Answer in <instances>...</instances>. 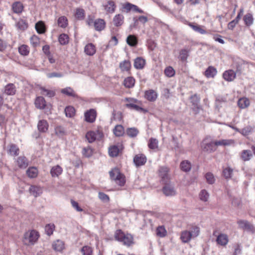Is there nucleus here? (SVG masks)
I'll list each match as a JSON object with an SVG mask.
<instances>
[{"label": "nucleus", "instance_id": "f257e3e1", "mask_svg": "<svg viewBox=\"0 0 255 255\" xmlns=\"http://www.w3.org/2000/svg\"><path fill=\"white\" fill-rule=\"evenodd\" d=\"M116 239L123 243V245L129 247L133 244V237L129 234H125L122 230H117L115 235Z\"/></svg>", "mask_w": 255, "mask_h": 255}, {"label": "nucleus", "instance_id": "f03ea898", "mask_svg": "<svg viewBox=\"0 0 255 255\" xmlns=\"http://www.w3.org/2000/svg\"><path fill=\"white\" fill-rule=\"evenodd\" d=\"M38 237L37 232L35 230L29 231L25 233L23 242L27 246L33 245L37 241Z\"/></svg>", "mask_w": 255, "mask_h": 255}, {"label": "nucleus", "instance_id": "7ed1b4c3", "mask_svg": "<svg viewBox=\"0 0 255 255\" xmlns=\"http://www.w3.org/2000/svg\"><path fill=\"white\" fill-rule=\"evenodd\" d=\"M110 176L120 186H123L125 183L124 176L122 174L118 168H115L110 171Z\"/></svg>", "mask_w": 255, "mask_h": 255}, {"label": "nucleus", "instance_id": "20e7f679", "mask_svg": "<svg viewBox=\"0 0 255 255\" xmlns=\"http://www.w3.org/2000/svg\"><path fill=\"white\" fill-rule=\"evenodd\" d=\"M213 236L217 237L216 242L218 244L225 246L228 243V237L227 235L220 233L218 231H215Z\"/></svg>", "mask_w": 255, "mask_h": 255}, {"label": "nucleus", "instance_id": "39448f33", "mask_svg": "<svg viewBox=\"0 0 255 255\" xmlns=\"http://www.w3.org/2000/svg\"><path fill=\"white\" fill-rule=\"evenodd\" d=\"M164 186L162 188L163 194L166 196H174L176 194V191L174 189L173 185L171 183L168 182L163 183Z\"/></svg>", "mask_w": 255, "mask_h": 255}, {"label": "nucleus", "instance_id": "423d86ee", "mask_svg": "<svg viewBox=\"0 0 255 255\" xmlns=\"http://www.w3.org/2000/svg\"><path fill=\"white\" fill-rule=\"evenodd\" d=\"M102 136L103 133L99 130H97L96 131H89L87 133L86 137L89 142L92 143L96 139L102 138Z\"/></svg>", "mask_w": 255, "mask_h": 255}, {"label": "nucleus", "instance_id": "0eeeda50", "mask_svg": "<svg viewBox=\"0 0 255 255\" xmlns=\"http://www.w3.org/2000/svg\"><path fill=\"white\" fill-rule=\"evenodd\" d=\"M126 100L129 102L126 105L127 108L134 110L138 112H143L144 110L143 108L140 107L138 105L134 104L133 103H136L137 100L133 99H127Z\"/></svg>", "mask_w": 255, "mask_h": 255}, {"label": "nucleus", "instance_id": "6e6552de", "mask_svg": "<svg viewBox=\"0 0 255 255\" xmlns=\"http://www.w3.org/2000/svg\"><path fill=\"white\" fill-rule=\"evenodd\" d=\"M159 175L163 183L169 182L168 168L166 167H160L159 169Z\"/></svg>", "mask_w": 255, "mask_h": 255}, {"label": "nucleus", "instance_id": "1a4fd4ad", "mask_svg": "<svg viewBox=\"0 0 255 255\" xmlns=\"http://www.w3.org/2000/svg\"><path fill=\"white\" fill-rule=\"evenodd\" d=\"M96 117V112L94 109H91L85 113L86 121L89 123H93Z\"/></svg>", "mask_w": 255, "mask_h": 255}, {"label": "nucleus", "instance_id": "9d476101", "mask_svg": "<svg viewBox=\"0 0 255 255\" xmlns=\"http://www.w3.org/2000/svg\"><path fill=\"white\" fill-rule=\"evenodd\" d=\"M236 73L232 70H229L224 72L223 74V78L227 81L231 82L233 81L236 78Z\"/></svg>", "mask_w": 255, "mask_h": 255}, {"label": "nucleus", "instance_id": "9b49d317", "mask_svg": "<svg viewBox=\"0 0 255 255\" xmlns=\"http://www.w3.org/2000/svg\"><path fill=\"white\" fill-rule=\"evenodd\" d=\"M49 125L46 120H40L37 124L38 130L40 132H46L48 129Z\"/></svg>", "mask_w": 255, "mask_h": 255}, {"label": "nucleus", "instance_id": "f8f14e48", "mask_svg": "<svg viewBox=\"0 0 255 255\" xmlns=\"http://www.w3.org/2000/svg\"><path fill=\"white\" fill-rule=\"evenodd\" d=\"M146 161V157L143 154L136 155L133 158V162L137 166L143 165Z\"/></svg>", "mask_w": 255, "mask_h": 255}, {"label": "nucleus", "instance_id": "ddd939ff", "mask_svg": "<svg viewBox=\"0 0 255 255\" xmlns=\"http://www.w3.org/2000/svg\"><path fill=\"white\" fill-rule=\"evenodd\" d=\"M17 164L20 168H25L28 165V160L25 156H19L17 159Z\"/></svg>", "mask_w": 255, "mask_h": 255}, {"label": "nucleus", "instance_id": "4468645a", "mask_svg": "<svg viewBox=\"0 0 255 255\" xmlns=\"http://www.w3.org/2000/svg\"><path fill=\"white\" fill-rule=\"evenodd\" d=\"M29 191L31 195L35 197L40 196L42 192V190L40 187L34 185L31 186L29 187Z\"/></svg>", "mask_w": 255, "mask_h": 255}, {"label": "nucleus", "instance_id": "2eb2a0df", "mask_svg": "<svg viewBox=\"0 0 255 255\" xmlns=\"http://www.w3.org/2000/svg\"><path fill=\"white\" fill-rule=\"evenodd\" d=\"M122 149V145H113L109 148V155L112 157L118 155L120 151Z\"/></svg>", "mask_w": 255, "mask_h": 255}, {"label": "nucleus", "instance_id": "dca6fc26", "mask_svg": "<svg viewBox=\"0 0 255 255\" xmlns=\"http://www.w3.org/2000/svg\"><path fill=\"white\" fill-rule=\"evenodd\" d=\"M124 16L121 14H116L113 18L114 24L117 26H121L124 23Z\"/></svg>", "mask_w": 255, "mask_h": 255}, {"label": "nucleus", "instance_id": "f3484780", "mask_svg": "<svg viewBox=\"0 0 255 255\" xmlns=\"http://www.w3.org/2000/svg\"><path fill=\"white\" fill-rule=\"evenodd\" d=\"M193 238L189 231L186 230L181 232L180 239L184 243H188Z\"/></svg>", "mask_w": 255, "mask_h": 255}, {"label": "nucleus", "instance_id": "a211bd4d", "mask_svg": "<svg viewBox=\"0 0 255 255\" xmlns=\"http://www.w3.org/2000/svg\"><path fill=\"white\" fill-rule=\"evenodd\" d=\"M95 28L97 31H101L105 28V22L102 19H98L94 21Z\"/></svg>", "mask_w": 255, "mask_h": 255}, {"label": "nucleus", "instance_id": "6ab92c4d", "mask_svg": "<svg viewBox=\"0 0 255 255\" xmlns=\"http://www.w3.org/2000/svg\"><path fill=\"white\" fill-rule=\"evenodd\" d=\"M15 92L16 88L13 84H8L5 87L4 93L7 95H13Z\"/></svg>", "mask_w": 255, "mask_h": 255}, {"label": "nucleus", "instance_id": "aec40b11", "mask_svg": "<svg viewBox=\"0 0 255 255\" xmlns=\"http://www.w3.org/2000/svg\"><path fill=\"white\" fill-rule=\"evenodd\" d=\"M52 248L55 251L61 252L64 248L63 242L57 240L52 244Z\"/></svg>", "mask_w": 255, "mask_h": 255}, {"label": "nucleus", "instance_id": "412c9836", "mask_svg": "<svg viewBox=\"0 0 255 255\" xmlns=\"http://www.w3.org/2000/svg\"><path fill=\"white\" fill-rule=\"evenodd\" d=\"M62 168L59 165L53 166L50 170V174L53 177H58L62 172Z\"/></svg>", "mask_w": 255, "mask_h": 255}, {"label": "nucleus", "instance_id": "4be33fe9", "mask_svg": "<svg viewBox=\"0 0 255 255\" xmlns=\"http://www.w3.org/2000/svg\"><path fill=\"white\" fill-rule=\"evenodd\" d=\"M217 70L213 66H209L205 71V75L207 78H214L217 74Z\"/></svg>", "mask_w": 255, "mask_h": 255}, {"label": "nucleus", "instance_id": "5701e85b", "mask_svg": "<svg viewBox=\"0 0 255 255\" xmlns=\"http://www.w3.org/2000/svg\"><path fill=\"white\" fill-rule=\"evenodd\" d=\"M85 52L88 55H93L96 52V48L92 43H89L85 47Z\"/></svg>", "mask_w": 255, "mask_h": 255}, {"label": "nucleus", "instance_id": "b1692460", "mask_svg": "<svg viewBox=\"0 0 255 255\" xmlns=\"http://www.w3.org/2000/svg\"><path fill=\"white\" fill-rule=\"evenodd\" d=\"M145 65V60L141 57H137L134 60V66L136 69H141Z\"/></svg>", "mask_w": 255, "mask_h": 255}, {"label": "nucleus", "instance_id": "393cba45", "mask_svg": "<svg viewBox=\"0 0 255 255\" xmlns=\"http://www.w3.org/2000/svg\"><path fill=\"white\" fill-rule=\"evenodd\" d=\"M216 147L218 146H227L231 145L234 143V141L231 139H222L220 140L214 141Z\"/></svg>", "mask_w": 255, "mask_h": 255}, {"label": "nucleus", "instance_id": "a878e982", "mask_svg": "<svg viewBox=\"0 0 255 255\" xmlns=\"http://www.w3.org/2000/svg\"><path fill=\"white\" fill-rule=\"evenodd\" d=\"M45 101L43 97H38L36 98L35 101V104L37 108L42 109H44L46 106Z\"/></svg>", "mask_w": 255, "mask_h": 255}, {"label": "nucleus", "instance_id": "bb28decb", "mask_svg": "<svg viewBox=\"0 0 255 255\" xmlns=\"http://www.w3.org/2000/svg\"><path fill=\"white\" fill-rule=\"evenodd\" d=\"M203 147L204 150L209 152L214 151L216 150L214 141L204 144Z\"/></svg>", "mask_w": 255, "mask_h": 255}, {"label": "nucleus", "instance_id": "cd10ccee", "mask_svg": "<svg viewBox=\"0 0 255 255\" xmlns=\"http://www.w3.org/2000/svg\"><path fill=\"white\" fill-rule=\"evenodd\" d=\"M8 152L11 155L16 156L19 154V149L18 147L14 144H11L8 146Z\"/></svg>", "mask_w": 255, "mask_h": 255}, {"label": "nucleus", "instance_id": "c85d7f7f", "mask_svg": "<svg viewBox=\"0 0 255 255\" xmlns=\"http://www.w3.org/2000/svg\"><path fill=\"white\" fill-rule=\"evenodd\" d=\"M145 97L150 101H154L157 98V94L154 91L149 90L145 92Z\"/></svg>", "mask_w": 255, "mask_h": 255}, {"label": "nucleus", "instance_id": "c756f323", "mask_svg": "<svg viewBox=\"0 0 255 255\" xmlns=\"http://www.w3.org/2000/svg\"><path fill=\"white\" fill-rule=\"evenodd\" d=\"M188 25L191 27L194 31L198 32L201 34H205L206 31L205 30L203 29L202 26L198 24H195L192 23H189Z\"/></svg>", "mask_w": 255, "mask_h": 255}, {"label": "nucleus", "instance_id": "7c9ffc66", "mask_svg": "<svg viewBox=\"0 0 255 255\" xmlns=\"http://www.w3.org/2000/svg\"><path fill=\"white\" fill-rule=\"evenodd\" d=\"M105 9L108 12L113 13L115 11L116 5L113 1L109 0L108 4L104 6Z\"/></svg>", "mask_w": 255, "mask_h": 255}, {"label": "nucleus", "instance_id": "2f4dec72", "mask_svg": "<svg viewBox=\"0 0 255 255\" xmlns=\"http://www.w3.org/2000/svg\"><path fill=\"white\" fill-rule=\"evenodd\" d=\"M127 43L130 46H135L137 43V39L133 35H129L127 38Z\"/></svg>", "mask_w": 255, "mask_h": 255}, {"label": "nucleus", "instance_id": "473e14b6", "mask_svg": "<svg viewBox=\"0 0 255 255\" xmlns=\"http://www.w3.org/2000/svg\"><path fill=\"white\" fill-rule=\"evenodd\" d=\"M12 8L14 12L19 13L22 11L23 5L20 2L17 1L13 3Z\"/></svg>", "mask_w": 255, "mask_h": 255}, {"label": "nucleus", "instance_id": "72a5a7b5", "mask_svg": "<svg viewBox=\"0 0 255 255\" xmlns=\"http://www.w3.org/2000/svg\"><path fill=\"white\" fill-rule=\"evenodd\" d=\"M26 173L29 177L31 178H35L37 176L38 170L35 167H31L27 170Z\"/></svg>", "mask_w": 255, "mask_h": 255}, {"label": "nucleus", "instance_id": "f704fd0d", "mask_svg": "<svg viewBox=\"0 0 255 255\" xmlns=\"http://www.w3.org/2000/svg\"><path fill=\"white\" fill-rule=\"evenodd\" d=\"M35 29L38 33L42 34L45 31V24L43 22L40 21L35 24Z\"/></svg>", "mask_w": 255, "mask_h": 255}, {"label": "nucleus", "instance_id": "c9c22d12", "mask_svg": "<svg viewBox=\"0 0 255 255\" xmlns=\"http://www.w3.org/2000/svg\"><path fill=\"white\" fill-rule=\"evenodd\" d=\"M243 20L245 24L249 26L253 24L254 18L252 14L247 13L244 16Z\"/></svg>", "mask_w": 255, "mask_h": 255}, {"label": "nucleus", "instance_id": "e433bc0d", "mask_svg": "<svg viewBox=\"0 0 255 255\" xmlns=\"http://www.w3.org/2000/svg\"><path fill=\"white\" fill-rule=\"evenodd\" d=\"M138 132V129L135 128H128L126 131L127 135L130 137L136 136Z\"/></svg>", "mask_w": 255, "mask_h": 255}, {"label": "nucleus", "instance_id": "4c0bfd02", "mask_svg": "<svg viewBox=\"0 0 255 255\" xmlns=\"http://www.w3.org/2000/svg\"><path fill=\"white\" fill-rule=\"evenodd\" d=\"M61 92L69 96H71L73 97L76 96V94L75 93L73 90L70 87H67L66 88L62 89L61 90Z\"/></svg>", "mask_w": 255, "mask_h": 255}, {"label": "nucleus", "instance_id": "58836bf2", "mask_svg": "<svg viewBox=\"0 0 255 255\" xmlns=\"http://www.w3.org/2000/svg\"><path fill=\"white\" fill-rule=\"evenodd\" d=\"M114 133L117 136H122L124 133V128L122 125H117L114 129Z\"/></svg>", "mask_w": 255, "mask_h": 255}, {"label": "nucleus", "instance_id": "ea45409f", "mask_svg": "<svg viewBox=\"0 0 255 255\" xmlns=\"http://www.w3.org/2000/svg\"><path fill=\"white\" fill-rule=\"evenodd\" d=\"M167 234V231L164 226H160L156 229V235L160 237H164Z\"/></svg>", "mask_w": 255, "mask_h": 255}, {"label": "nucleus", "instance_id": "a19ab883", "mask_svg": "<svg viewBox=\"0 0 255 255\" xmlns=\"http://www.w3.org/2000/svg\"><path fill=\"white\" fill-rule=\"evenodd\" d=\"M40 90L41 94L46 96L48 97H53L55 95V93L54 91L49 90L48 89H45V88L41 87Z\"/></svg>", "mask_w": 255, "mask_h": 255}, {"label": "nucleus", "instance_id": "79ce46f5", "mask_svg": "<svg viewBox=\"0 0 255 255\" xmlns=\"http://www.w3.org/2000/svg\"><path fill=\"white\" fill-rule=\"evenodd\" d=\"M58 40L61 45H65L69 42V37L68 35L63 33L59 35Z\"/></svg>", "mask_w": 255, "mask_h": 255}, {"label": "nucleus", "instance_id": "37998d69", "mask_svg": "<svg viewBox=\"0 0 255 255\" xmlns=\"http://www.w3.org/2000/svg\"><path fill=\"white\" fill-rule=\"evenodd\" d=\"M75 109L73 107L68 106L65 109V113L66 117L71 118L75 115Z\"/></svg>", "mask_w": 255, "mask_h": 255}, {"label": "nucleus", "instance_id": "c03bdc74", "mask_svg": "<svg viewBox=\"0 0 255 255\" xmlns=\"http://www.w3.org/2000/svg\"><path fill=\"white\" fill-rule=\"evenodd\" d=\"M249 104V101L248 99L245 98L240 99L238 102L239 107L242 109L247 107Z\"/></svg>", "mask_w": 255, "mask_h": 255}, {"label": "nucleus", "instance_id": "a18cd8bd", "mask_svg": "<svg viewBox=\"0 0 255 255\" xmlns=\"http://www.w3.org/2000/svg\"><path fill=\"white\" fill-rule=\"evenodd\" d=\"M148 147L151 149H155L158 148V140L155 138H151L148 142Z\"/></svg>", "mask_w": 255, "mask_h": 255}, {"label": "nucleus", "instance_id": "49530a36", "mask_svg": "<svg viewBox=\"0 0 255 255\" xmlns=\"http://www.w3.org/2000/svg\"><path fill=\"white\" fill-rule=\"evenodd\" d=\"M134 84V79L132 77H128L124 81V85L128 88L133 86Z\"/></svg>", "mask_w": 255, "mask_h": 255}, {"label": "nucleus", "instance_id": "de8ad7c7", "mask_svg": "<svg viewBox=\"0 0 255 255\" xmlns=\"http://www.w3.org/2000/svg\"><path fill=\"white\" fill-rule=\"evenodd\" d=\"M181 169L185 171H189L191 169V164L188 161H183L180 164Z\"/></svg>", "mask_w": 255, "mask_h": 255}, {"label": "nucleus", "instance_id": "09e8293b", "mask_svg": "<svg viewBox=\"0 0 255 255\" xmlns=\"http://www.w3.org/2000/svg\"><path fill=\"white\" fill-rule=\"evenodd\" d=\"M252 156L251 151L249 150H244L243 151L241 157L244 161L249 160Z\"/></svg>", "mask_w": 255, "mask_h": 255}, {"label": "nucleus", "instance_id": "8fccbe9b", "mask_svg": "<svg viewBox=\"0 0 255 255\" xmlns=\"http://www.w3.org/2000/svg\"><path fill=\"white\" fill-rule=\"evenodd\" d=\"M120 66L123 71H128L129 70L131 65L129 61L125 60L120 63Z\"/></svg>", "mask_w": 255, "mask_h": 255}, {"label": "nucleus", "instance_id": "3c124183", "mask_svg": "<svg viewBox=\"0 0 255 255\" xmlns=\"http://www.w3.org/2000/svg\"><path fill=\"white\" fill-rule=\"evenodd\" d=\"M55 229L54 224H46L45 226V231L46 234L50 236L53 234V231Z\"/></svg>", "mask_w": 255, "mask_h": 255}, {"label": "nucleus", "instance_id": "603ef678", "mask_svg": "<svg viewBox=\"0 0 255 255\" xmlns=\"http://www.w3.org/2000/svg\"><path fill=\"white\" fill-rule=\"evenodd\" d=\"M188 52L186 49H182L180 51L179 58L182 61H185L188 57Z\"/></svg>", "mask_w": 255, "mask_h": 255}, {"label": "nucleus", "instance_id": "864d4df0", "mask_svg": "<svg viewBox=\"0 0 255 255\" xmlns=\"http://www.w3.org/2000/svg\"><path fill=\"white\" fill-rule=\"evenodd\" d=\"M18 51L21 55H27L29 53L28 47L25 45H22L18 48Z\"/></svg>", "mask_w": 255, "mask_h": 255}, {"label": "nucleus", "instance_id": "5fc2aeb1", "mask_svg": "<svg viewBox=\"0 0 255 255\" xmlns=\"http://www.w3.org/2000/svg\"><path fill=\"white\" fill-rule=\"evenodd\" d=\"M191 101L193 105L197 109L199 108V104L200 102V98L197 95H194L191 97Z\"/></svg>", "mask_w": 255, "mask_h": 255}, {"label": "nucleus", "instance_id": "6e6d98bb", "mask_svg": "<svg viewBox=\"0 0 255 255\" xmlns=\"http://www.w3.org/2000/svg\"><path fill=\"white\" fill-rule=\"evenodd\" d=\"M189 232L190 233L192 237L194 238L199 235L200 233V229L197 226H193L192 229Z\"/></svg>", "mask_w": 255, "mask_h": 255}, {"label": "nucleus", "instance_id": "4d7b16f0", "mask_svg": "<svg viewBox=\"0 0 255 255\" xmlns=\"http://www.w3.org/2000/svg\"><path fill=\"white\" fill-rule=\"evenodd\" d=\"M58 26L63 28L66 27L67 25V19L64 16H61L58 19Z\"/></svg>", "mask_w": 255, "mask_h": 255}, {"label": "nucleus", "instance_id": "13d9d810", "mask_svg": "<svg viewBox=\"0 0 255 255\" xmlns=\"http://www.w3.org/2000/svg\"><path fill=\"white\" fill-rule=\"evenodd\" d=\"M243 226L242 228L245 231L250 233H254L255 232V228L253 224H243Z\"/></svg>", "mask_w": 255, "mask_h": 255}, {"label": "nucleus", "instance_id": "bf43d9fd", "mask_svg": "<svg viewBox=\"0 0 255 255\" xmlns=\"http://www.w3.org/2000/svg\"><path fill=\"white\" fill-rule=\"evenodd\" d=\"M16 26L18 29L24 30L27 28L28 25L24 20L20 19L17 22Z\"/></svg>", "mask_w": 255, "mask_h": 255}, {"label": "nucleus", "instance_id": "052dcab7", "mask_svg": "<svg viewBox=\"0 0 255 255\" xmlns=\"http://www.w3.org/2000/svg\"><path fill=\"white\" fill-rule=\"evenodd\" d=\"M55 134L59 137H62L65 134L64 128L61 126H58L55 128Z\"/></svg>", "mask_w": 255, "mask_h": 255}, {"label": "nucleus", "instance_id": "680f3d73", "mask_svg": "<svg viewBox=\"0 0 255 255\" xmlns=\"http://www.w3.org/2000/svg\"><path fill=\"white\" fill-rule=\"evenodd\" d=\"M30 40V43L33 47H36L39 45V39L36 35L32 36Z\"/></svg>", "mask_w": 255, "mask_h": 255}, {"label": "nucleus", "instance_id": "e2e57ef3", "mask_svg": "<svg viewBox=\"0 0 255 255\" xmlns=\"http://www.w3.org/2000/svg\"><path fill=\"white\" fill-rule=\"evenodd\" d=\"M82 153L86 157H89L92 156L93 154L92 149L88 146L87 147H84L83 149Z\"/></svg>", "mask_w": 255, "mask_h": 255}, {"label": "nucleus", "instance_id": "0e129e2a", "mask_svg": "<svg viewBox=\"0 0 255 255\" xmlns=\"http://www.w3.org/2000/svg\"><path fill=\"white\" fill-rule=\"evenodd\" d=\"M232 173L233 169L230 167L226 168L223 171V174L226 179L231 178Z\"/></svg>", "mask_w": 255, "mask_h": 255}, {"label": "nucleus", "instance_id": "69168bd1", "mask_svg": "<svg viewBox=\"0 0 255 255\" xmlns=\"http://www.w3.org/2000/svg\"><path fill=\"white\" fill-rule=\"evenodd\" d=\"M164 73L167 77H171L174 75L175 71L172 67L169 66L165 69Z\"/></svg>", "mask_w": 255, "mask_h": 255}, {"label": "nucleus", "instance_id": "338daca9", "mask_svg": "<svg viewBox=\"0 0 255 255\" xmlns=\"http://www.w3.org/2000/svg\"><path fill=\"white\" fill-rule=\"evenodd\" d=\"M205 178L206 179L207 182L210 184H212L215 182V178L213 174L210 172H208L206 174Z\"/></svg>", "mask_w": 255, "mask_h": 255}, {"label": "nucleus", "instance_id": "774afa93", "mask_svg": "<svg viewBox=\"0 0 255 255\" xmlns=\"http://www.w3.org/2000/svg\"><path fill=\"white\" fill-rule=\"evenodd\" d=\"M81 252L83 255H92V249L88 246H84L81 249Z\"/></svg>", "mask_w": 255, "mask_h": 255}]
</instances>
